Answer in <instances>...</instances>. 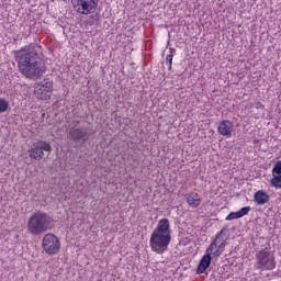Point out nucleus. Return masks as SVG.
I'll list each match as a JSON object with an SVG mask.
<instances>
[{"instance_id": "9d476101", "label": "nucleus", "mask_w": 281, "mask_h": 281, "mask_svg": "<svg viewBox=\"0 0 281 281\" xmlns=\"http://www.w3.org/2000/svg\"><path fill=\"white\" fill-rule=\"evenodd\" d=\"M52 153V145L47 142H38L34 144L33 148L30 150V157L31 159H36L37 161H41L44 157V153Z\"/></svg>"}, {"instance_id": "dca6fc26", "label": "nucleus", "mask_w": 281, "mask_h": 281, "mask_svg": "<svg viewBox=\"0 0 281 281\" xmlns=\"http://www.w3.org/2000/svg\"><path fill=\"white\" fill-rule=\"evenodd\" d=\"M10 108V102L3 98L0 99V113H5Z\"/></svg>"}, {"instance_id": "9b49d317", "label": "nucleus", "mask_w": 281, "mask_h": 281, "mask_svg": "<svg viewBox=\"0 0 281 281\" xmlns=\"http://www.w3.org/2000/svg\"><path fill=\"white\" fill-rule=\"evenodd\" d=\"M270 183L272 188L281 190V160H278L272 168V179Z\"/></svg>"}, {"instance_id": "2eb2a0df", "label": "nucleus", "mask_w": 281, "mask_h": 281, "mask_svg": "<svg viewBox=\"0 0 281 281\" xmlns=\"http://www.w3.org/2000/svg\"><path fill=\"white\" fill-rule=\"evenodd\" d=\"M186 200L191 207H199L201 205V198H199V193L191 192L186 195Z\"/></svg>"}, {"instance_id": "aec40b11", "label": "nucleus", "mask_w": 281, "mask_h": 281, "mask_svg": "<svg viewBox=\"0 0 281 281\" xmlns=\"http://www.w3.org/2000/svg\"><path fill=\"white\" fill-rule=\"evenodd\" d=\"M172 58H175V55L169 54L166 57V64L168 65V69L170 71V69H172Z\"/></svg>"}, {"instance_id": "7ed1b4c3", "label": "nucleus", "mask_w": 281, "mask_h": 281, "mask_svg": "<svg viewBox=\"0 0 281 281\" xmlns=\"http://www.w3.org/2000/svg\"><path fill=\"white\" fill-rule=\"evenodd\" d=\"M26 227L31 236H42L52 229V217L43 211H36L30 216Z\"/></svg>"}, {"instance_id": "39448f33", "label": "nucleus", "mask_w": 281, "mask_h": 281, "mask_svg": "<svg viewBox=\"0 0 281 281\" xmlns=\"http://www.w3.org/2000/svg\"><path fill=\"white\" fill-rule=\"evenodd\" d=\"M256 258V269H260L261 271H273V268L276 267V258L269 250L263 249L259 251Z\"/></svg>"}, {"instance_id": "1a4fd4ad", "label": "nucleus", "mask_w": 281, "mask_h": 281, "mask_svg": "<svg viewBox=\"0 0 281 281\" xmlns=\"http://www.w3.org/2000/svg\"><path fill=\"white\" fill-rule=\"evenodd\" d=\"M38 85L40 89L35 90L37 100H49L52 91H54V82L49 79H44Z\"/></svg>"}, {"instance_id": "6e6552de", "label": "nucleus", "mask_w": 281, "mask_h": 281, "mask_svg": "<svg viewBox=\"0 0 281 281\" xmlns=\"http://www.w3.org/2000/svg\"><path fill=\"white\" fill-rule=\"evenodd\" d=\"M79 14H91L98 8V0H71Z\"/></svg>"}, {"instance_id": "423d86ee", "label": "nucleus", "mask_w": 281, "mask_h": 281, "mask_svg": "<svg viewBox=\"0 0 281 281\" xmlns=\"http://www.w3.org/2000/svg\"><path fill=\"white\" fill-rule=\"evenodd\" d=\"M89 137H91V130L89 127H80L78 125H72L68 132V138L70 142H75L77 144H85L89 142Z\"/></svg>"}, {"instance_id": "4468645a", "label": "nucleus", "mask_w": 281, "mask_h": 281, "mask_svg": "<svg viewBox=\"0 0 281 281\" xmlns=\"http://www.w3.org/2000/svg\"><path fill=\"white\" fill-rule=\"evenodd\" d=\"M269 194L263 190H259L254 194V201L255 203H257V205H267V203H269Z\"/></svg>"}, {"instance_id": "a211bd4d", "label": "nucleus", "mask_w": 281, "mask_h": 281, "mask_svg": "<svg viewBox=\"0 0 281 281\" xmlns=\"http://www.w3.org/2000/svg\"><path fill=\"white\" fill-rule=\"evenodd\" d=\"M100 21V18L98 15H92L88 19V25H95Z\"/></svg>"}, {"instance_id": "ddd939ff", "label": "nucleus", "mask_w": 281, "mask_h": 281, "mask_svg": "<svg viewBox=\"0 0 281 281\" xmlns=\"http://www.w3.org/2000/svg\"><path fill=\"white\" fill-rule=\"evenodd\" d=\"M210 265H212V255L206 252V255H204L202 257V259L200 260V263L195 271L196 276H201V274L205 273V271H207V269H210Z\"/></svg>"}, {"instance_id": "6ab92c4d", "label": "nucleus", "mask_w": 281, "mask_h": 281, "mask_svg": "<svg viewBox=\"0 0 281 281\" xmlns=\"http://www.w3.org/2000/svg\"><path fill=\"white\" fill-rule=\"evenodd\" d=\"M235 218H240V215L238 214V212H231L226 216V221H235Z\"/></svg>"}, {"instance_id": "0eeeda50", "label": "nucleus", "mask_w": 281, "mask_h": 281, "mask_svg": "<svg viewBox=\"0 0 281 281\" xmlns=\"http://www.w3.org/2000/svg\"><path fill=\"white\" fill-rule=\"evenodd\" d=\"M42 247L48 256H56L60 251V239L56 235L48 233L42 239Z\"/></svg>"}, {"instance_id": "f8f14e48", "label": "nucleus", "mask_w": 281, "mask_h": 281, "mask_svg": "<svg viewBox=\"0 0 281 281\" xmlns=\"http://www.w3.org/2000/svg\"><path fill=\"white\" fill-rule=\"evenodd\" d=\"M217 133L224 137H232V133H234V123L229 120L220 122L217 126Z\"/></svg>"}, {"instance_id": "20e7f679", "label": "nucleus", "mask_w": 281, "mask_h": 281, "mask_svg": "<svg viewBox=\"0 0 281 281\" xmlns=\"http://www.w3.org/2000/svg\"><path fill=\"white\" fill-rule=\"evenodd\" d=\"M225 232H227V228H222L206 249V254L213 256V258L222 256L223 251H225V247H227V238H223Z\"/></svg>"}, {"instance_id": "f257e3e1", "label": "nucleus", "mask_w": 281, "mask_h": 281, "mask_svg": "<svg viewBox=\"0 0 281 281\" xmlns=\"http://www.w3.org/2000/svg\"><path fill=\"white\" fill-rule=\"evenodd\" d=\"M15 60L18 63V69L24 78L34 80L41 78L45 71V66L41 63V56L36 50V45L31 44L23 46L19 50L14 52Z\"/></svg>"}, {"instance_id": "f03ea898", "label": "nucleus", "mask_w": 281, "mask_h": 281, "mask_svg": "<svg viewBox=\"0 0 281 281\" xmlns=\"http://www.w3.org/2000/svg\"><path fill=\"white\" fill-rule=\"evenodd\" d=\"M171 240L170 221H168V218H162L158 222L157 227L150 235L149 247L151 248V251L161 255L165 251H168V245H170Z\"/></svg>"}, {"instance_id": "f3484780", "label": "nucleus", "mask_w": 281, "mask_h": 281, "mask_svg": "<svg viewBox=\"0 0 281 281\" xmlns=\"http://www.w3.org/2000/svg\"><path fill=\"white\" fill-rule=\"evenodd\" d=\"M249 212H251V206H245L237 211V214H239V218H243V216H247Z\"/></svg>"}]
</instances>
